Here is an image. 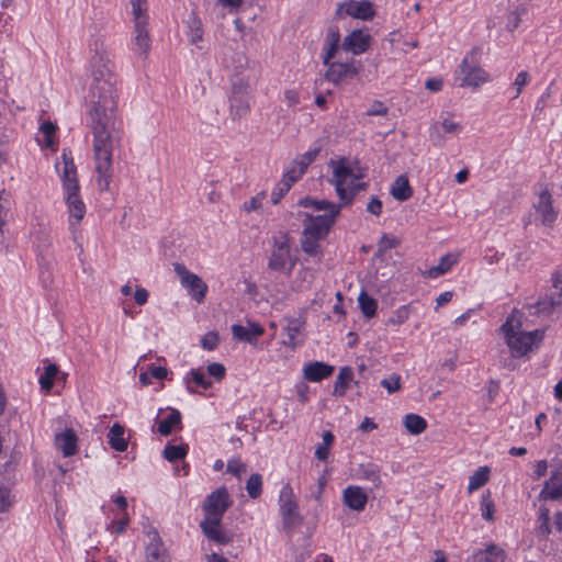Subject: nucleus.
<instances>
[{
  "label": "nucleus",
  "mask_w": 562,
  "mask_h": 562,
  "mask_svg": "<svg viewBox=\"0 0 562 562\" xmlns=\"http://www.w3.org/2000/svg\"><path fill=\"white\" fill-rule=\"evenodd\" d=\"M90 126L93 134L97 182L101 191L110 189L113 151L120 146L121 132L116 125V77L111 68L91 71Z\"/></svg>",
  "instance_id": "1"
},
{
  "label": "nucleus",
  "mask_w": 562,
  "mask_h": 562,
  "mask_svg": "<svg viewBox=\"0 0 562 562\" xmlns=\"http://www.w3.org/2000/svg\"><path fill=\"white\" fill-rule=\"evenodd\" d=\"M501 329L514 357L527 355L533 347L538 346L544 335V331L540 329L517 333L509 318L502 325Z\"/></svg>",
  "instance_id": "2"
},
{
  "label": "nucleus",
  "mask_w": 562,
  "mask_h": 562,
  "mask_svg": "<svg viewBox=\"0 0 562 562\" xmlns=\"http://www.w3.org/2000/svg\"><path fill=\"white\" fill-rule=\"evenodd\" d=\"M296 265V257L291 252V238L282 234L273 238V245L268 259V269L290 276Z\"/></svg>",
  "instance_id": "3"
},
{
  "label": "nucleus",
  "mask_w": 562,
  "mask_h": 562,
  "mask_svg": "<svg viewBox=\"0 0 562 562\" xmlns=\"http://www.w3.org/2000/svg\"><path fill=\"white\" fill-rule=\"evenodd\" d=\"M279 507L283 528L289 536H292L294 529L303 524L304 518L299 512L293 488L289 483L284 484L280 491Z\"/></svg>",
  "instance_id": "4"
},
{
  "label": "nucleus",
  "mask_w": 562,
  "mask_h": 562,
  "mask_svg": "<svg viewBox=\"0 0 562 562\" xmlns=\"http://www.w3.org/2000/svg\"><path fill=\"white\" fill-rule=\"evenodd\" d=\"M135 31V44L146 57L150 49V37L147 29V2L146 0H130Z\"/></svg>",
  "instance_id": "5"
},
{
  "label": "nucleus",
  "mask_w": 562,
  "mask_h": 562,
  "mask_svg": "<svg viewBox=\"0 0 562 562\" xmlns=\"http://www.w3.org/2000/svg\"><path fill=\"white\" fill-rule=\"evenodd\" d=\"M64 200L69 212V223L71 226L79 223L86 214V205L80 196V186L78 178H68V171L63 177Z\"/></svg>",
  "instance_id": "6"
},
{
  "label": "nucleus",
  "mask_w": 562,
  "mask_h": 562,
  "mask_svg": "<svg viewBox=\"0 0 562 562\" xmlns=\"http://www.w3.org/2000/svg\"><path fill=\"white\" fill-rule=\"evenodd\" d=\"M232 504L233 501L227 488L224 486L216 488L203 502L204 519H213L214 524H221L225 512Z\"/></svg>",
  "instance_id": "7"
},
{
  "label": "nucleus",
  "mask_w": 562,
  "mask_h": 562,
  "mask_svg": "<svg viewBox=\"0 0 562 562\" xmlns=\"http://www.w3.org/2000/svg\"><path fill=\"white\" fill-rule=\"evenodd\" d=\"M562 306V272L553 274L552 290L541 296L530 308L536 315H551Z\"/></svg>",
  "instance_id": "8"
},
{
  "label": "nucleus",
  "mask_w": 562,
  "mask_h": 562,
  "mask_svg": "<svg viewBox=\"0 0 562 562\" xmlns=\"http://www.w3.org/2000/svg\"><path fill=\"white\" fill-rule=\"evenodd\" d=\"M303 216V235L325 238L328 235L333 225L335 224L336 218L339 216V214L337 209H335L334 213L331 214L314 215L312 213L304 212Z\"/></svg>",
  "instance_id": "9"
},
{
  "label": "nucleus",
  "mask_w": 562,
  "mask_h": 562,
  "mask_svg": "<svg viewBox=\"0 0 562 562\" xmlns=\"http://www.w3.org/2000/svg\"><path fill=\"white\" fill-rule=\"evenodd\" d=\"M173 271L188 294L198 303H202L205 300L207 284L198 274L189 271L183 263H173Z\"/></svg>",
  "instance_id": "10"
},
{
  "label": "nucleus",
  "mask_w": 562,
  "mask_h": 562,
  "mask_svg": "<svg viewBox=\"0 0 562 562\" xmlns=\"http://www.w3.org/2000/svg\"><path fill=\"white\" fill-rule=\"evenodd\" d=\"M346 159L341 158L339 161L334 160L330 164L334 166L333 178L329 180L335 186L336 192L342 204L348 205L352 202L351 195H347V189L345 187L348 178L360 179L363 177L362 173H353V170L346 165Z\"/></svg>",
  "instance_id": "11"
},
{
  "label": "nucleus",
  "mask_w": 562,
  "mask_h": 562,
  "mask_svg": "<svg viewBox=\"0 0 562 562\" xmlns=\"http://www.w3.org/2000/svg\"><path fill=\"white\" fill-rule=\"evenodd\" d=\"M345 13L353 19L370 21L375 15L373 3L369 0H348L337 5L335 15L339 18Z\"/></svg>",
  "instance_id": "12"
},
{
  "label": "nucleus",
  "mask_w": 562,
  "mask_h": 562,
  "mask_svg": "<svg viewBox=\"0 0 562 562\" xmlns=\"http://www.w3.org/2000/svg\"><path fill=\"white\" fill-rule=\"evenodd\" d=\"M148 543L145 548L146 562H171L169 552L158 531L150 527L146 531Z\"/></svg>",
  "instance_id": "13"
},
{
  "label": "nucleus",
  "mask_w": 562,
  "mask_h": 562,
  "mask_svg": "<svg viewBox=\"0 0 562 562\" xmlns=\"http://www.w3.org/2000/svg\"><path fill=\"white\" fill-rule=\"evenodd\" d=\"M325 78L333 82L338 83L345 78L356 77L362 65L359 60H351L350 63L328 61Z\"/></svg>",
  "instance_id": "14"
},
{
  "label": "nucleus",
  "mask_w": 562,
  "mask_h": 562,
  "mask_svg": "<svg viewBox=\"0 0 562 562\" xmlns=\"http://www.w3.org/2000/svg\"><path fill=\"white\" fill-rule=\"evenodd\" d=\"M90 52L92 53L90 66L91 71L95 70L97 68H110V59L108 56V49L105 45V38L103 35H94L92 36L90 44Z\"/></svg>",
  "instance_id": "15"
},
{
  "label": "nucleus",
  "mask_w": 562,
  "mask_h": 562,
  "mask_svg": "<svg viewBox=\"0 0 562 562\" xmlns=\"http://www.w3.org/2000/svg\"><path fill=\"white\" fill-rule=\"evenodd\" d=\"M371 35L362 30H353L342 41L341 48L351 52L353 55H360L370 47Z\"/></svg>",
  "instance_id": "16"
},
{
  "label": "nucleus",
  "mask_w": 562,
  "mask_h": 562,
  "mask_svg": "<svg viewBox=\"0 0 562 562\" xmlns=\"http://www.w3.org/2000/svg\"><path fill=\"white\" fill-rule=\"evenodd\" d=\"M461 87H473L476 88L480 85L488 81L487 74L477 66H470L467 59H463L460 65Z\"/></svg>",
  "instance_id": "17"
},
{
  "label": "nucleus",
  "mask_w": 562,
  "mask_h": 562,
  "mask_svg": "<svg viewBox=\"0 0 562 562\" xmlns=\"http://www.w3.org/2000/svg\"><path fill=\"white\" fill-rule=\"evenodd\" d=\"M250 108V97L247 91V86L237 87L234 85L231 97V111L234 116H245Z\"/></svg>",
  "instance_id": "18"
},
{
  "label": "nucleus",
  "mask_w": 562,
  "mask_h": 562,
  "mask_svg": "<svg viewBox=\"0 0 562 562\" xmlns=\"http://www.w3.org/2000/svg\"><path fill=\"white\" fill-rule=\"evenodd\" d=\"M335 367L322 361H311L303 367V376L308 382H321L329 378Z\"/></svg>",
  "instance_id": "19"
},
{
  "label": "nucleus",
  "mask_w": 562,
  "mask_h": 562,
  "mask_svg": "<svg viewBox=\"0 0 562 562\" xmlns=\"http://www.w3.org/2000/svg\"><path fill=\"white\" fill-rule=\"evenodd\" d=\"M552 202L551 193L544 189L539 194L538 203L535 204L537 212L541 215L542 224L546 226H551L558 216V212L554 210Z\"/></svg>",
  "instance_id": "20"
},
{
  "label": "nucleus",
  "mask_w": 562,
  "mask_h": 562,
  "mask_svg": "<svg viewBox=\"0 0 562 562\" xmlns=\"http://www.w3.org/2000/svg\"><path fill=\"white\" fill-rule=\"evenodd\" d=\"M342 501L348 508L361 512L367 505L368 495L360 486L350 485L344 490Z\"/></svg>",
  "instance_id": "21"
},
{
  "label": "nucleus",
  "mask_w": 562,
  "mask_h": 562,
  "mask_svg": "<svg viewBox=\"0 0 562 562\" xmlns=\"http://www.w3.org/2000/svg\"><path fill=\"white\" fill-rule=\"evenodd\" d=\"M562 498V471H553L548 481H546L539 499L559 501Z\"/></svg>",
  "instance_id": "22"
},
{
  "label": "nucleus",
  "mask_w": 562,
  "mask_h": 562,
  "mask_svg": "<svg viewBox=\"0 0 562 562\" xmlns=\"http://www.w3.org/2000/svg\"><path fill=\"white\" fill-rule=\"evenodd\" d=\"M77 436L71 428L55 436L56 448L61 451L64 457H71L77 453Z\"/></svg>",
  "instance_id": "23"
},
{
  "label": "nucleus",
  "mask_w": 562,
  "mask_h": 562,
  "mask_svg": "<svg viewBox=\"0 0 562 562\" xmlns=\"http://www.w3.org/2000/svg\"><path fill=\"white\" fill-rule=\"evenodd\" d=\"M263 333L265 329L258 324H250L248 327L238 324L232 326L233 337L248 344H255Z\"/></svg>",
  "instance_id": "24"
},
{
  "label": "nucleus",
  "mask_w": 562,
  "mask_h": 562,
  "mask_svg": "<svg viewBox=\"0 0 562 562\" xmlns=\"http://www.w3.org/2000/svg\"><path fill=\"white\" fill-rule=\"evenodd\" d=\"M200 527L204 536L211 541L220 544H226L231 541V538L221 528V524H214L213 519H203Z\"/></svg>",
  "instance_id": "25"
},
{
  "label": "nucleus",
  "mask_w": 562,
  "mask_h": 562,
  "mask_svg": "<svg viewBox=\"0 0 562 562\" xmlns=\"http://www.w3.org/2000/svg\"><path fill=\"white\" fill-rule=\"evenodd\" d=\"M299 205L302 207H311L316 212L325 211V214L334 213L335 209H337L338 214H340L342 202L340 204H335L327 200H316L310 196L303 198L299 201Z\"/></svg>",
  "instance_id": "26"
},
{
  "label": "nucleus",
  "mask_w": 562,
  "mask_h": 562,
  "mask_svg": "<svg viewBox=\"0 0 562 562\" xmlns=\"http://www.w3.org/2000/svg\"><path fill=\"white\" fill-rule=\"evenodd\" d=\"M392 196L401 202L407 201L413 195V189L406 176H398L391 188Z\"/></svg>",
  "instance_id": "27"
},
{
  "label": "nucleus",
  "mask_w": 562,
  "mask_h": 562,
  "mask_svg": "<svg viewBox=\"0 0 562 562\" xmlns=\"http://www.w3.org/2000/svg\"><path fill=\"white\" fill-rule=\"evenodd\" d=\"M353 380V370L351 367H342L336 376L333 394L335 396H345L350 382Z\"/></svg>",
  "instance_id": "28"
},
{
  "label": "nucleus",
  "mask_w": 562,
  "mask_h": 562,
  "mask_svg": "<svg viewBox=\"0 0 562 562\" xmlns=\"http://www.w3.org/2000/svg\"><path fill=\"white\" fill-rule=\"evenodd\" d=\"M322 239L323 238L316 236L311 237L310 235L302 234L300 244L303 252L310 257L317 258V261H321L323 251L319 241Z\"/></svg>",
  "instance_id": "29"
},
{
  "label": "nucleus",
  "mask_w": 562,
  "mask_h": 562,
  "mask_svg": "<svg viewBox=\"0 0 562 562\" xmlns=\"http://www.w3.org/2000/svg\"><path fill=\"white\" fill-rule=\"evenodd\" d=\"M340 44V34L337 26H331L328 29L326 36V53L323 58L324 65H328V61L331 60L337 53Z\"/></svg>",
  "instance_id": "30"
},
{
  "label": "nucleus",
  "mask_w": 562,
  "mask_h": 562,
  "mask_svg": "<svg viewBox=\"0 0 562 562\" xmlns=\"http://www.w3.org/2000/svg\"><path fill=\"white\" fill-rule=\"evenodd\" d=\"M181 413L176 408H170V414L167 418L159 422L157 430L161 436H169L173 428L181 427Z\"/></svg>",
  "instance_id": "31"
},
{
  "label": "nucleus",
  "mask_w": 562,
  "mask_h": 562,
  "mask_svg": "<svg viewBox=\"0 0 562 562\" xmlns=\"http://www.w3.org/2000/svg\"><path fill=\"white\" fill-rule=\"evenodd\" d=\"M109 443L112 449L123 452L127 449V441L124 439V427L120 424H114L108 434Z\"/></svg>",
  "instance_id": "32"
},
{
  "label": "nucleus",
  "mask_w": 562,
  "mask_h": 562,
  "mask_svg": "<svg viewBox=\"0 0 562 562\" xmlns=\"http://www.w3.org/2000/svg\"><path fill=\"white\" fill-rule=\"evenodd\" d=\"M490 479V468L488 467H480L470 477L468 492L472 493L484 486Z\"/></svg>",
  "instance_id": "33"
},
{
  "label": "nucleus",
  "mask_w": 562,
  "mask_h": 562,
  "mask_svg": "<svg viewBox=\"0 0 562 562\" xmlns=\"http://www.w3.org/2000/svg\"><path fill=\"white\" fill-rule=\"evenodd\" d=\"M404 426L409 434L419 435L427 428V422L424 417L411 413L404 417Z\"/></svg>",
  "instance_id": "34"
},
{
  "label": "nucleus",
  "mask_w": 562,
  "mask_h": 562,
  "mask_svg": "<svg viewBox=\"0 0 562 562\" xmlns=\"http://www.w3.org/2000/svg\"><path fill=\"white\" fill-rule=\"evenodd\" d=\"M358 303H359L362 314L367 318H371L375 315L378 303L366 291L360 292V294L358 296Z\"/></svg>",
  "instance_id": "35"
},
{
  "label": "nucleus",
  "mask_w": 562,
  "mask_h": 562,
  "mask_svg": "<svg viewBox=\"0 0 562 562\" xmlns=\"http://www.w3.org/2000/svg\"><path fill=\"white\" fill-rule=\"evenodd\" d=\"M188 453V445L172 446L167 445L162 451V456L169 462H176L183 459Z\"/></svg>",
  "instance_id": "36"
},
{
  "label": "nucleus",
  "mask_w": 562,
  "mask_h": 562,
  "mask_svg": "<svg viewBox=\"0 0 562 562\" xmlns=\"http://www.w3.org/2000/svg\"><path fill=\"white\" fill-rule=\"evenodd\" d=\"M59 369L56 364L49 363L45 367L44 373L40 376L38 382L43 391L49 392L54 385V378L58 373Z\"/></svg>",
  "instance_id": "37"
},
{
  "label": "nucleus",
  "mask_w": 562,
  "mask_h": 562,
  "mask_svg": "<svg viewBox=\"0 0 562 562\" xmlns=\"http://www.w3.org/2000/svg\"><path fill=\"white\" fill-rule=\"evenodd\" d=\"M189 375L190 380L186 379V383L190 393H194V390L190 385V381L194 382L198 386L204 390H207L212 386V382L205 378L204 373L200 369H192Z\"/></svg>",
  "instance_id": "38"
},
{
  "label": "nucleus",
  "mask_w": 562,
  "mask_h": 562,
  "mask_svg": "<svg viewBox=\"0 0 562 562\" xmlns=\"http://www.w3.org/2000/svg\"><path fill=\"white\" fill-rule=\"evenodd\" d=\"M481 513L483 519L487 521L494 520V513H495V504L492 499V495L490 491H486L482 494L481 497Z\"/></svg>",
  "instance_id": "39"
},
{
  "label": "nucleus",
  "mask_w": 562,
  "mask_h": 562,
  "mask_svg": "<svg viewBox=\"0 0 562 562\" xmlns=\"http://www.w3.org/2000/svg\"><path fill=\"white\" fill-rule=\"evenodd\" d=\"M335 437L331 431L323 432V442L315 450V456L318 460L325 461L329 456V448L334 443Z\"/></svg>",
  "instance_id": "40"
},
{
  "label": "nucleus",
  "mask_w": 562,
  "mask_h": 562,
  "mask_svg": "<svg viewBox=\"0 0 562 562\" xmlns=\"http://www.w3.org/2000/svg\"><path fill=\"white\" fill-rule=\"evenodd\" d=\"M246 491L250 498L256 499L262 492V477L258 473H254L246 482Z\"/></svg>",
  "instance_id": "41"
},
{
  "label": "nucleus",
  "mask_w": 562,
  "mask_h": 562,
  "mask_svg": "<svg viewBox=\"0 0 562 562\" xmlns=\"http://www.w3.org/2000/svg\"><path fill=\"white\" fill-rule=\"evenodd\" d=\"M362 479L369 481L373 487H380L382 481L378 465L369 463L361 469Z\"/></svg>",
  "instance_id": "42"
},
{
  "label": "nucleus",
  "mask_w": 562,
  "mask_h": 562,
  "mask_svg": "<svg viewBox=\"0 0 562 562\" xmlns=\"http://www.w3.org/2000/svg\"><path fill=\"white\" fill-rule=\"evenodd\" d=\"M319 151H321L319 147L307 150L306 153L297 156L293 160V166H297L300 169H302L305 172L307 167L316 159Z\"/></svg>",
  "instance_id": "43"
},
{
  "label": "nucleus",
  "mask_w": 562,
  "mask_h": 562,
  "mask_svg": "<svg viewBox=\"0 0 562 562\" xmlns=\"http://www.w3.org/2000/svg\"><path fill=\"white\" fill-rule=\"evenodd\" d=\"M454 262H456V259L452 256H450V255L443 256L437 266L429 269L428 276L430 278H437V277L446 273L452 267V265Z\"/></svg>",
  "instance_id": "44"
},
{
  "label": "nucleus",
  "mask_w": 562,
  "mask_h": 562,
  "mask_svg": "<svg viewBox=\"0 0 562 562\" xmlns=\"http://www.w3.org/2000/svg\"><path fill=\"white\" fill-rule=\"evenodd\" d=\"M189 27H190V42L192 44H196L199 41L202 40L203 31H202L201 21L193 13L190 15Z\"/></svg>",
  "instance_id": "45"
},
{
  "label": "nucleus",
  "mask_w": 562,
  "mask_h": 562,
  "mask_svg": "<svg viewBox=\"0 0 562 562\" xmlns=\"http://www.w3.org/2000/svg\"><path fill=\"white\" fill-rule=\"evenodd\" d=\"M300 330H301L300 324L295 321L291 322L285 328L286 338L283 340V344L291 348L296 347V345H297L296 337L300 334Z\"/></svg>",
  "instance_id": "46"
},
{
  "label": "nucleus",
  "mask_w": 562,
  "mask_h": 562,
  "mask_svg": "<svg viewBox=\"0 0 562 562\" xmlns=\"http://www.w3.org/2000/svg\"><path fill=\"white\" fill-rule=\"evenodd\" d=\"M380 384L386 389L390 394L395 393L401 390V375L392 373L387 378L382 379Z\"/></svg>",
  "instance_id": "47"
},
{
  "label": "nucleus",
  "mask_w": 562,
  "mask_h": 562,
  "mask_svg": "<svg viewBox=\"0 0 562 562\" xmlns=\"http://www.w3.org/2000/svg\"><path fill=\"white\" fill-rule=\"evenodd\" d=\"M539 533L542 536H548L551 532L550 528V510L546 506H541L539 509Z\"/></svg>",
  "instance_id": "48"
},
{
  "label": "nucleus",
  "mask_w": 562,
  "mask_h": 562,
  "mask_svg": "<svg viewBox=\"0 0 562 562\" xmlns=\"http://www.w3.org/2000/svg\"><path fill=\"white\" fill-rule=\"evenodd\" d=\"M486 562H505V551L496 544H490L485 549Z\"/></svg>",
  "instance_id": "49"
},
{
  "label": "nucleus",
  "mask_w": 562,
  "mask_h": 562,
  "mask_svg": "<svg viewBox=\"0 0 562 562\" xmlns=\"http://www.w3.org/2000/svg\"><path fill=\"white\" fill-rule=\"evenodd\" d=\"M57 126L52 121H45L40 126V131L45 136V145L48 148H53L54 146L53 135L55 134Z\"/></svg>",
  "instance_id": "50"
},
{
  "label": "nucleus",
  "mask_w": 562,
  "mask_h": 562,
  "mask_svg": "<svg viewBox=\"0 0 562 562\" xmlns=\"http://www.w3.org/2000/svg\"><path fill=\"white\" fill-rule=\"evenodd\" d=\"M291 186L289 184V181L281 179L277 183L274 190L271 193V202L273 204H278L280 200L289 192Z\"/></svg>",
  "instance_id": "51"
},
{
  "label": "nucleus",
  "mask_w": 562,
  "mask_h": 562,
  "mask_svg": "<svg viewBox=\"0 0 562 562\" xmlns=\"http://www.w3.org/2000/svg\"><path fill=\"white\" fill-rule=\"evenodd\" d=\"M61 158H63V161H64V171H63L61 178L65 177L67 171H68V178L69 179L78 178L77 177V169H76V166L74 164V159H72L71 153L70 151L67 153L66 150H64L63 155H61Z\"/></svg>",
  "instance_id": "52"
},
{
  "label": "nucleus",
  "mask_w": 562,
  "mask_h": 562,
  "mask_svg": "<svg viewBox=\"0 0 562 562\" xmlns=\"http://www.w3.org/2000/svg\"><path fill=\"white\" fill-rule=\"evenodd\" d=\"M400 240L387 234H383L378 243V255L385 252L389 249L396 247Z\"/></svg>",
  "instance_id": "53"
},
{
  "label": "nucleus",
  "mask_w": 562,
  "mask_h": 562,
  "mask_svg": "<svg viewBox=\"0 0 562 562\" xmlns=\"http://www.w3.org/2000/svg\"><path fill=\"white\" fill-rule=\"evenodd\" d=\"M304 171L300 169L297 166H293L291 164L290 168L283 173L282 179L288 180L289 184L292 187L294 182H296L302 176Z\"/></svg>",
  "instance_id": "54"
},
{
  "label": "nucleus",
  "mask_w": 562,
  "mask_h": 562,
  "mask_svg": "<svg viewBox=\"0 0 562 562\" xmlns=\"http://www.w3.org/2000/svg\"><path fill=\"white\" fill-rule=\"evenodd\" d=\"M12 503L11 491L8 487L0 486V513L7 512Z\"/></svg>",
  "instance_id": "55"
},
{
  "label": "nucleus",
  "mask_w": 562,
  "mask_h": 562,
  "mask_svg": "<svg viewBox=\"0 0 562 562\" xmlns=\"http://www.w3.org/2000/svg\"><path fill=\"white\" fill-rule=\"evenodd\" d=\"M389 112V109L384 105L382 101H373L371 106L368 109L366 114L368 116H384Z\"/></svg>",
  "instance_id": "56"
},
{
  "label": "nucleus",
  "mask_w": 562,
  "mask_h": 562,
  "mask_svg": "<svg viewBox=\"0 0 562 562\" xmlns=\"http://www.w3.org/2000/svg\"><path fill=\"white\" fill-rule=\"evenodd\" d=\"M207 373L215 380L221 381L225 376L226 369L222 363L213 362L207 366Z\"/></svg>",
  "instance_id": "57"
},
{
  "label": "nucleus",
  "mask_w": 562,
  "mask_h": 562,
  "mask_svg": "<svg viewBox=\"0 0 562 562\" xmlns=\"http://www.w3.org/2000/svg\"><path fill=\"white\" fill-rule=\"evenodd\" d=\"M528 82H529V75H528V72L525 71V70L518 72V75L516 76L515 81L513 83L514 87L516 88V95H515V98H517L521 93L524 87Z\"/></svg>",
  "instance_id": "58"
},
{
  "label": "nucleus",
  "mask_w": 562,
  "mask_h": 562,
  "mask_svg": "<svg viewBox=\"0 0 562 562\" xmlns=\"http://www.w3.org/2000/svg\"><path fill=\"white\" fill-rule=\"evenodd\" d=\"M218 344V336L216 333L211 331L204 335V337L201 340V345L204 349L213 350L216 348Z\"/></svg>",
  "instance_id": "59"
},
{
  "label": "nucleus",
  "mask_w": 562,
  "mask_h": 562,
  "mask_svg": "<svg viewBox=\"0 0 562 562\" xmlns=\"http://www.w3.org/2000/svg\"><path fill=\"white\" fill-rule=\"evenodd\" d=\"M263 196H265V194L261 193V194H258V195L251 198L249 201L244 203V210L246 212L259 210L261 207V201H262Z\"/></svg>",
  "instance_id": "60"
},
{
  "label": "nucleus",
  "mask_w": 562,
  "mask_h": 562,
  "mask_svg": "<svg viewBox=\"0 0 562 562\" xmlns=\"http://www.w3.org/2000/svg\"><path fill=\"white\" fill-rule=\"evenodd\" d=\"M408 318V310L406 306L397 308L394 316L390 318L392 324H403Z\"/></svg>",
  "instance_id": "61"
},
{
  "label": "nucleus",
  "mask_w": 562,
  "mask_h": 562,
  "mask_svg": "<svg viewBox=\"0 0 562 562\" xmlns=\"http://www.w3.org/2000/svg\"><path fill=\"white\" fill-rule=\"evenodd\" d=\"M367 211L373 215L379 216L382 212V202L379 198L372 196L367 205Z\"/></svg>",
  "instance_id": "62"
},
{
  "label": "nucleus",
  "mask_w": 562,
  "mask_h": 562,
  "mask_svg": "<svg viewBox=\"0 0 562 562\" xmlns=\"http://www.w3.org/2000/svg\"><path fill=\"white\" fill-rule=\"evenodd\" d=\"M367 183L366 182H355L351 181V183L346 187L347 189V195H351L352 200L355 196L362 190H366Z\"/></svg>",
  "instance_id": "63"
},
{
  "label": "nucleus",
  "mask_w": 562,
  "mask_h": 562,
  "mask_svg": "<svg viewBox=\"0 0 562 562\" xmlns=\"http://www.w3.org/2000/svg\"><path fill=\"white\" fill-rule=\"evenodd\" d=\"M308 385L301 382L296 385V394L297 398L301 403H305L308 401Z\"/></svg>",
  "instance_id": "64"
}]
</instances>
